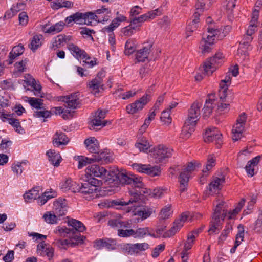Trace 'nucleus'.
Masks as SVG:
<instances>
[{
	"label": "nucleus",
	"mask_w": 262,
	"mask_h": 262,
	"mask_svg": "<svg viewBox=\"0 0 262 262\" xmlns=\"http://www.w3.org/2000/svg\"><path fill=\"white\" fill-rule=\"evenodd\" d=\"M85 175L88 179L100 178L102 181L108 183L115 182L122 185H134L138 187L143 186L141 178H137L135 175L127 173L125 170L108 171L103 167L96 164L88 166L85 169Z\"/></svg>",
	"instance_id": "1"
},
{
	"label": "nucleus",
	"mask_w": 262,
	"mask_h": 262,
	"mask_svg": "<svg viewBox=\"0 0 262 262\" xmlns=\"http://www.w3.org/2000/svg\"><path fill=\"white\" fill-rule=\"evenodd\" d=\"M136 189H133L129 191L130 198L128 201H124L123 199L116 200H106L104 201V206L106 207H113L115 206H126L133 203H137L140 200L144 199L143 194L148 193L146 188H144V185L143 183L142 187H136L134 185H130Z\"/></svg>",
	"instance_id": "2"
},
{
	"label": "nucleus",
	"mask_w": 262,
	"mask_h": 262,
	"mask_svg": "<svg viewBox=\"0 0 262 262\" xmlns=\"http://www.w3.org/2000/svg\"><path fill=\"white\" fill-rule=\"evenodd\" d=\"M202 106V102L195 101L188 110V117L185 122V125L183 130V133L187 132L186 135L188 138L194 130V127L199 119L200 108Z\"/></svg>",
	"instance_id": "3"
},
{
	"label": "nucleus",
	"mask_w": 262,
	"mask_h": 262,
	"mask_svg": "<svg viewBox=\"0 0 262 262\" xmlns=\"http://www.w3.org/2000/svg\"><path fill=\"white\" fill-rule=\"evenodd\" d=\"M208 34L203 35L202 40L200 42V49L203 54L209 53L211 50V46L213 45L215 39L221 40L225 36V34L217 29L208 27Z\"/></svg>",
	"instance_id": "4"
},
{
	"label": "nucleus",
	"mask_w": 262,
	"mask_h": 262,
	"mask_svg": "<svg viewBox=\"0 0 262 262\" xmlns=\"http://www.w3.org/2000/svg\"><path fill=\"white\" fill-rule=\"evenodd\" d=\"M56 231L61 236H68L70 240V244L71 247H75L84 242L85 237L81 235L80 232H75L73 229H70L66 227L58 226Z\"/></svg>",
	"instance_id": "5"
},
{
	"label": "nucleus",
	"mask_w": 262,
	"mask_h": 262,
	"mask_svg": "<svg viewBox=\"0 0 262 262\" xmlns=\"http://www.w3.org/2000/svg\"><path fill=\"white\" fill-rule=\"evenodd\" d=\"M207 0H197L195 4L196 12L193 14L194 19L186 27V37L191 35V33L197 30L200 14L205 9V3Z\"/></svg>",
	"instance_id": "6"
},
{
	"label": "nucleus",
	"mask_w": 262,
	"mask_h": 262,
	"mask_svg": "<svg viewBox=\"0 0 262 262\" xmlns=\"http://www.w3.org/2000/svg\"><path fill=\"white\" fill-rule=\"evenodd\" d=\"M154 85L147 91L146 93L141 98L137 100L135 102L132 103L126 106V110L128 114H134L138 111L141 110L143 107L150 101V95L148 93L151 92L153 90Z\"/></svg>",
	"instance_id": "7"
},
{
	"label": "nucleus",
	"mask_w": 262,
	"mask_h": 262,
	"mask_svg": "<svg viewBox=\"0 0 262 262\" xmlns=\"http://www.w3.org/2000/svg\"><path fill=\"white\" fill-rule=\"evenodd\" d=\"M173 150L167 148L163 145H159L153 149L151 151L152 157L156 163L165 162L167 159L172 156Z\"/></svg>",
	"instance_id": "8"
},
{
	"label": "nucleus",
	"mask_w": 262,
	"mask_h": 262,
	"mask_svg": "<svg viewBox=\"0 0 262 262\" xmlns=\"http://www.w3.org/2000/svg\"><path fill=\"white\" fill-rule=\"evenodd\" d=\"M102 184V180L97 178L88 179V180L84 183H82L77 192H80L84 194H92L96 192L97 187Z\"/></svg>",
	"instance_id": "9"
},
{
	"label": "nucleus",
	"mask_w": 262,
	"mask_h": 262,
	"mask_svg": "<svg viewBox=\"0 0 262 262\" xmlns=\"http://www.w3.org/2000/svg\"><path fill=\"white\" fill-rule=\"evenodd\" d=\"M133 167L139 172L146 174L151 177L159 176L161 174L160 168L158 166L135 163L133 164Z\"/></svg>",
	"instance_id": "10"
},
{
	"label": "nucleus",
	"mask_w": 262,
	"mask_h": 262,
	"mask_svg": "<svg viewBox=\"0 0 262 262\" xmlns=\"http://www.w3.org/2000/svg\"><path fill=\"white\" fill-rule=\"evenodd\" d=\"M222 135L216 127L208 128L204 135L205 142H215L217 147L219 148L222 143Z\"/></svg>",
	"instance_id": "11"
},
{
	"label": "nucleus",
	"mask_w": 262,
	"mask_h": 262,
	"mask_svg": "<svg viewBox=\"0 0 262 262\" xmlns=\"http://www.w3.org/2000/svg\"><path fill=\"white\" fill-rule=\"evenodd\" d=\"M225 182V178L224 174L220 173L218 174V176L213 177L208 187L210 192L209 194L212 195L218 193Z\"/></svg>",
	"instance_id": "12"
},
{
	"label": "nucleus",
	"mask_w": 262,
	"mask_h": 262,
	"mask_svg": "<svg viewBox=\"0 0 262 262\" xmlns=\"http://www.w3.org/2000/svg\"><path fill=\"white\" fill-rule=\"evenodd\" d=\"M222 57V54L217 53L205 62L204 64V72L207 75L211 74L215 70L216 66L221 63Z\"/></svg>",
	"instance_id": "13"
},
{
	"label": "nucleus",
	"mask_w": 262,
	"mask_h": 262,
	"mask_svg": "<svg viewBox=\"0 0 262 262\" xmlns=\"http://www.w3.org/2000/svg\"><path fill=\"white\" fill-rule=\"evenodd\" d=\"M116 246V240L111 238H100L94 242V247L98 250L105 248L108 251L114 250Z\"/></svg>",
	"instance_id": "14"
},
{
	"label": "nucleus",
	"mask_w": 262,
	"mask_h": 262,
	"mask_svg": "<svg viewBox=\"0 0 262 262\" xmlns=\"http://www.w3.org/2000/svg\"><path fill=\"white\" fill-rule=\"evenodd\" d=\"M68 203L65 199L59 198L54 202L53 210L58 217L64 216L68 211Z\"/></svg>",
	"instance_id": "15"
},
{
	"label": "nucleus",
	"mask_w": 262,
	"mask_h": 262,
	"mask_svg": "<svg viewBox=\"0 0 262 262\" xmlns=\"http://www.w3.org/2000/svg\"><path fill=\"white\" fill-rule=\"evenodd\" d=\"M188 216L182 213L180 219L176 220L173 226L168 231L165 232L163 236L164 237H169L174 235L183 226L184 222L187 219Z\"/></svg>",
	"instance_id": "16"
},
{
	"label": "nucleus",
	"mask_w": 262,
	"mask_h": 262,
	"mask_svg": "<svg viewBox=\"0 0 262 262\" xmlns=\"http://www.w3.org/2000/svg\"><path fill=\"white\" fill-rule=\"evenodd\" d=\"M107 111L105 110H98L95 113V116H94V119H93L91 122L92 124V127H90V129H92V127L93 129H95V127L98 126H105L106 124V121H102L106 115Z\"/></svg>",
	"instance_id": "17"
},
{
	"label": "nucleus",
	"mask_w": 262,
	"mask_h": 262,
	"mask_svg": "<svg viewBox=\"0 0 262 262\" xmlns=\"http://www.w3.org/2000/svg\"><path fill=\"white\" fill-rule=\"evenodd\" d=\"M62 101L67 104V109H76L80 107V101L77 93L63 97Z\"/></svg>",
	"instance_id": "18"
},
{
	"label": "nucleus",
	"mask_w": 262,
	"mask_h": 262,
	"mask_svg": "<svg viewBox=\"0 0 262 262\" xmlns=\"http://www.w3.org/2000/svg\"><path fill=\"white\" fill-rule=\"evenodd\" d=\"M68 49L71 53L77 59L81 58L86 60L90 59V57L84 50L81 49L74 43L68 44Z\"/></svg>",
	"instance_id": "19"
},
{
	"label": "nucleus",
	"mask_w": 262,
	"mask_h": 262,
	"mask_svg": "<svg viewBox=\"0 0 262 262\" xmlns=\"http://www.w3.org/2000/svg\"><path fill=\"white\" fill-rule=\"evenodd\" d=\"M215 94H208L207 99L206 100L204 106L202 109L203 112V117H208L212 113V109L215 105Z\"/></svg>",
	"instance_id": "20"
},
{
	"label": "nucleus",
	"mask_w": 262,
	"mask_h": 262,
	"mask_svg": "<svg viewBox=\"0 0 262 262\" xmlns=\"http://www.w3.org/2000/svg\"><path fill=\"white\" fill-rule=\"evenodd\" d=\"M157 12L158 10L157 9L149 12L148 13L140 15L139 17L133 18L130 21L132 25L138 26V28H139L143 22L154 18L155 16L157 15Z\"/></svg>",
	"instance_id": "21"
},
{
	"label": "nucleus",
	"mask_w": 262,
	"mask_h": 262,
	"mask_svg": "<svg viewBox=\"0 0 262 262\" xmlns=\"http://www.w3.org/2000/svg\"><path fill=\"white\" fill-rule=\"evenodd\" d=\"M84 144L86 149L95 155L99 151V144L98 141L94 137H91L84 140Z\"/></svg>",
	"instance_id": "22"
},
{
	"label": "nucleus",
	"mask_w": 262,
	"mask_h": 262,
	"mask_svg": "<svg viewBox=\"0 0 262 262\" xmlns=\"http://www.w3.org/2000/svg\"><path fill=\"white\" fill-rule=\"evenodd\" d=\"M153 212L151 208L147 206H137L134 211V215L139 216L141 220L146 219L149 217Z\"/></svg>",
	"instance_id": "23"
},
{
	"label": "nucleus",
	"mask_w": 262,
	"mask_h": 262,
	"mask_svg": "<svg viewBox=\"0 0 262 262\" xmlns=\"http://www.w3.org/2000/svg\"><path fill=\"white\" fill-rule=\"evenodd\" d=\"M87 15L86 14L80 13V12H76L75 14H73L70 16L67 17L66 18V22L69 24L72 21L74 22L77 24H86V17Z\"/></svg>",
	"instance_id": "24"
},
{
	"label": "nucleus",
	"mask_w": 262,
	"mask_h": 262,
	"mask_svg": "<svg viewBox=\"0 0 262 262\" xmlns=\"http://www.w3.org/2000/svg\"><path fill=\"white\" fill-rule=\"evenodd\" d=\"M190 176V173H188L184 170L180 172L179 177V181L180 182L179 191L180 194L187 190Z\"/></svg>",
	"instance_id": "25"
},
{
	"label": "nucleus",
	"mask_w": 262,
	"mask_h": 262,
	"mask_svg": "<svg viewBox=\"0 0 262 262\" xmlns=\"http://www.w3.org/2000/svg\"><path fill=\"white\" fill-rule=\"evenodd\" d=\"M66 25L63 21H59L47 28V25H44L42 31L45 33L55 34L62 31Z\"/></svg>",
	"instance_id": "26"
},
{
	"label": "nucleus",
	"mask_w": 262,
	"mask_h": 262,
	"mask_svg": "<svg viewBox=\"0 0 262 262\" xmlns=\"http://www.w3.org/2000/svg\"><path fill=\"white\" fill-rule=\"evenodd\" d=\"M152 46V45L150 43L137 51L136 59L137 62H144L147 59L148 55L151 51Z\"/></svg>",
	"instance_id": "27"
},
{
	"label": "nucleus",
	"mask_w": 262,
	"mask_h": 262,
	"mask_svg": "<svg viewBox=\"0 0 262 262\" xmlns=\"http://www.w3.org/2000/svg\"><path fill=\"white\" fill-rule=\"evenodd\" d=\"M69 142V139L66 135L62 132H57L53 140V144L54 146L56 147L67 145Z\"/></svg>",
	"instance_id": "28"
},
{
	"label": "nucleus",
	"mask_w": 262,
	"mask_h": 262,
	"mask_svg": "<svg viewBox=\"0 0 262 262\" xmlns=\"http://www.w3.org/2000/svg\"><path fill=\"white\" fill-rule=\"evenodd\" d=\"M63 191L70 190L72 192H77L79 188V184L73 181L71 179H68L63 182L60 186Z\"/></svg>",
	"instance_id": "29"
},
{
	"label": "nucleus",
	"mask_w": 262,
	"mask_h": 262,
	"mask_svg": "<svg viewBox=\"0 0 262 262\" xmlns=\"http://www.w3.org/2000/svg\"><path fill=\"white\" fill-rule=\"evenodd\" d=\"M107 224L113 228H129L131 227V223L128 222L122 221L119 219L114 218L108 221Z\"/></svg>",
	"instance_id": "30"
},
{
	"label": "nucleus",
	"mask_w": 262,
	"mask_h": 262,
	"mask_svg": "<svg viewBox=\"0 0 262 262\" xmlns=\"http://www.w3.org/2000/svg\"><path fill=\"white\" fill-rule=\"evenodd\" d=\"M88 86L95 95L98 94L100 92V89H104L103 80H100L99 78L93 79L89 82Z\"/></svg>",
	"instance_id": "31"
},
{
	"label": "nucleus",
	"mask_w": 262,
	"mask_h": 262,
	"mask_svg": "<svg viewBox=\"0 0 262 262\" xmlns=\"http://www.w3.org/2000/svg\"><path fill=\"white\" fill-rule=\"evenodd\" d=\"M125 20L126 17L124 16L120 15L114 18L111 24L109 26L104 27L103 30L104 32L111 33L120 25L121 22L124 21Z\"/></svg>",
	"instance_id": "32"
},
{
	"label": "nucleus",
	"mask_w": 262,
	"mask_h": 262,
	"mask_svg": "<svg viewBox=\"0 0 262 262\" xmlns=\"http://www.w3.org/2000/svg\"><path fill=\"white\" fill-rule=\"evenodd\" d=\"M39 187H35L24 194V198L26 202H31L39 198Z\"/></svg>",
	"instance_id": "33"
},
{
	"label": "nucleus",
	"mask_w": 262,
	"mask_h": 262,
	"mask_svg": "<svg viewBox=\"0 0 262 262\" xmlns=\"http://www.w3.org/2000/svg\"><path fill=\"white\" fill-rule=\"evenodd\" d=\"M69 226H71L73 230L77 232H82L85 230L86 228L80 221L74 219H69L68 221Z\"/></svg>",
	"instance_id": "34"
},
{
	"label": "nucleus",
	"mask_w": 262,
	"mask_h": 262,
	"mask_svg": "<svg viewBox=\"0 0 262 262\" xmlns=\"http://www.w3.org/2000/svg\"><path fill=\"white\" fill-rule=\"evenodd\" d=\"M245 128V125L236 123L233 126L232 132L233 134L232 139L234 141H237L241 138L243 132Z\"/></svg>",
	"instance_id": "35"
},
{
	"label": "nucleus",
	"mask_w": 262,
	"mask_h": 262,
	"mask_svg": "<svg viewBox=\"0 0 262 262\" xmlns=\"http://www.w3.org/2000/svg\"><path fill=\"white\" fill-rule=\"evenodd\" d=\"M51 112L54 113L56 115L62 114V117L64 119H68L73 117L74 112L69 110L67 108H63L62 107H55L52 108Z\"/></svg>",
	"instance_id": "36"
},
{
	"label": "nucleus",
	"mask_w": 262,
	"mask_h": 262,
	"mask_svg": "<svg viewBox=\"0 0 262 262\" xmlns=\"http://www.w3.org/2000/svg\"><path fill=\"white\" fill-rule=\"evenodd\" d=\"M49 161L55 166H58L60 164V155L54 150L50 149L46 153Z\"/></svg>",
	"instance_id": "37"
},
{
	"label": "nucleus",
	"mask_w": 262,
	"mask_h": 262,
	"mask_svg": "<svg viewBox=\"0 0 262 262\" xmlns=\"http://www.w3.org/2000/svg\"><path fill=\"white\" fill-rule=\"evenodd\" d=\"M135 147L138 148L140 151L145 152L150 147V145L148 141L146 138L143 137L141 139H138V142L135 145Z\"/></svg>",
	"instance_id": "38"
},
{
	"label": "nucleus",
	"mask_w": 262,
	"mask_h": 262,
	"mask_svg": "<svg viewBox=\"0 0 262 262\" xmlns=\"http://www.w3.org/2000/svg\"><path fill=\"white\" fill-rule=\"evenodd\" d=\"M42 38L41 35H35L32 37L29 46L33 52H35L41 45V39Z\"/></svg>",
	"instance_id": "39"
},
{
	"label": "nucleus",
	"mask_w": 262,
	"mask_h": 262,
	"mask_svg": "<svg viewBox=\"0 0 262 262\" xmlns=\"http://www.w3.org/2000/svg\"><path fill=\"white\" fill-rule=\"evenodd\" d=\"M87 15L86 16V21H89V19L93 20L98 21V23H104L108 21L107 16H103L101 15H97V14L93 13L92 12L85 13Z\"/></svg>",
	"instance_id": "40"
},
{
	"label": "nucleus",
	"mask_w": 262,
	"mask_h": 262,
	"mask_svg": "<svg viewBox=\"0 0 262 262\" xmlns=\"http://www.w3.org/2000/svg\"><path fill=\"white\" fill-rule=\"evenodd\" d=\"M27 98L30 105L36 110L42 108L41 107L44 106L42 99L34 97H27Z\"/></svg>",
	"instance_id": "41"
},
{
	"label": "nucleus",
	"mask_w": 262,
	"mask_h": 262,
	"mask_svg": "<svg viewBox=\"0 0 262 262\" xmlns=\"http://www.w3.org/2000/svg\"><path fill=\"white\" fill-rule=\"evenodd\" d=\"M221 229V220L219 218L212 217V219L210 222V227L208 230L209 232L218 233Z\"/></svg>",
	"instance_id": "42"
},
{
	"label": "nucleus",
	"mask_w": 262,
	"mask_h": 262,
	"mask_svg": "<svg viewBox=\"0 0 262 262\" xmlns=\"http://www.w3.org/2000/svg\"><path fill=\"white\" fill-rule=\"evenodd\" d=\"M193 244V243H192V241H186L184 245V249L181 253V258L182 260V262H187V261L188 260L189 253L188 251L191 249Z\"/></svg>",
	"instance_id": "43"
},
{
	"label": "nucleus",
	"mask_w": 262,
	"mask_h": 262,
	"mask_svg": "<svg viewBox=\"0 0 262 262\" xmlns=\"http://www.w3.org/2000/svg\"><path fill=\"white\" fill-rule=\"evenodd\" d=\"M215 158L213 155H211L208 156L205 168L202 170L204 174L208 175V171L215 165Z\"/></svg>",
	"instance_id": "44"
},
{
	"label": "nucleus",
	"mask_w": 262,
	"mask_h": 262,
	"mask_svg": "<svg viewBox=\"0 0 262 262\" xmlns=\"http://www.w3.org/2000/svg\"><path fill=\"white\" fill-rule=\"evenodd\" d=\"M41 108L34 111V116L36 118H43L44 119L50 118L52 115L51 111L46 110L44 106Z\"/></svg>",
	"instance_id": "45"
},
{
	"label": "nucleus",
	"mask_w": 262,
	"mask_h": 262,
	"mask_svg": "<svg viewBox=\"0 0 262 262\" xmlns=\"http://www.w3.org/2000/svg\"><path fill=\"white\" fill-rule=\"evenodd\" d=\"M93 160L97 162L100 161H104L107 162H110L111 159L107 153L105 151H101L100 150L97 153H96L95 155H93Z\"/></svg>",
	"instance_id": "46"
},
{
	"label": "nucleus",
	"mask_w": 262,
	"mask_h": 262,
	"mask_svg": "<svg viewBox=\"0 0 262 262\" xmlns=\"http://www.w3.org/2000/svg\"><path fill=\"white\" fill-rule=\"evenodd\" d=\"M9 123L11 125L15 130L19 134H23L25 133L24 129L21 126L20 123L17 119L9 118Z\"/></svg>",
	"instance_id": "47"
},
{
	"label": "nucleus",
	"mask_w": 262,
	"mask_h": 262,
	"mask_svg": "<svg viewBox=\"0 0 262 262\" xmlns=\"http://www.w3.org/2000/svg\"><path fill=\"white\" fill-rule=\"evenodd\" d=\"M245 202V199H242L239 202L236 207L231 212H228V218L229 219H234L237 214L241 211Z\"/></svg>",
	"instance_id": "48"
},
{
	"label": "nucleus",
	"mask_w": 262,
	"mask_h": 262,
	"mask_svg": "<svg viewBox=\"0 0 262 262\" xmlns=\"http://www.w3.org/2000/svg\"><path fill=\"white\" fill-rule=\"evenodd\" d=\"M58 216L54 212L52 214L51 212H47L43 214V218L47 223L54 224L57 223Z\"/></svg>",
	"instance_id": "49"
},
{
	"label": "nucleus",
	"mask_w": 262,
	"mask_h": 262,
	"mask_svg": "<svg viewBox=\"0 0 262 262\" xmlns=\"http://www.w3.org/2000/svg\"><path fill=\"white\" fill-rule=\"evenodd\" d=\"M136 49V45L131 39H128L125 45L124 53L126 55H129L132 54Z\"/></svg>",
	"instance_id": "50"
},
{
	"label": "nucleus",
	"mask_w": 262,
	"mask_h": 262,
	"mask_svg": "<svg viewBox=\"0 0 262 262\" xmlns=\"http://www.w3.org/2000/svg\"><path fill=\"white\" fill-rule=\"evenodd\" d=\"M226 212H225L224 210H222V206L216 205L212 217H215V219L216 218H219L223 220L226 216Z\"/></svg>",
	"instance_id": "51"
},
{
	"label": "nucleus",
	"mask_w": 262,
	"mask_h": 262,
	"mask_svg": "<svg viewBox=\"0 0 262 262\" xmlns=\"http://www.w3.org/2000/svg\"><path fill=\"white\" fill-rule=\"evenodd\" d=\"M138 28V26L132 25V22L128 26L123 28L121 32L124 36H130L135 33V30Z\"/></svg>",
	"instance_id": "52"
},
{
	"label": "nucleus",
	"mask_w": 262,
	"mask_h": 262,
	"mask_svg": "<svg viewBox=\"0 0 262 262\" xmlns=\"http://www.w3.org/2000/svg\"><path fill=\"white\" fill-rule=\"evenodd\" d=\"M232 230V227L231 225H227L225 227V229L222 232L220 237H219V243L221 244L223 243L226 239L228 235Z\"/></svg>",
	"instance_id": "53"
},
{
	"label": "nucleus",
	"mask_w": 262,
	"mask_h": 262,
	"mask_svg": "<svg viewBox=\"0 0 262 262\" xmlns=\"http://www.w3.org/2000/svg\"><path fill=\"white\" fill-rule=\"evenodd\" d=\"M238 232L236 234V240L235 242V244H236V246H239L241 242L243 241L244 236V226L242 225H239L238 226Z\"/></svg>",
	"instance_id": "54"
},
{
	"label": "nucleus",
	"mask_w": 262,
	"mask_h": 262,
	"mask_svg": "<svg viewBox=\"0 0 262 262\" xmlns=\"http://www.w3.org/2000/svg\"><path fill=\"white\" fill-rule=\"evenodd\" d=\"M149 231V228L148 227L145 228H140L137 230H134V238H142L145 235L147 234Z\"/></svg>",
	"instance_id": "55"
},
{
	"label": "nucleus",
	"mask_w": 262,
	"mask_h": 262,
	"mask_svg": "<svg viewBox=\"0 0 262 262\" xmlns=\"http://www.w3.org/2000/svg\"><path fill=\"white\" fill-rule=\"evenodd\" d=\"M118 235L120 237H128L130 236L134 237V230L130 229H126L123 230L122 229H118Z\"/></svg>",
	"instance_id": "56"
},
{
	"label": "nucleus",
	"mask_w": 262,
	"mask_h": 262,
	"mask_svg": "<svg viewBox=\"0 0 262 262\" xmlns=\"http://www.w3.org/2000/svg\"><path fill=\"white\" fill-rule=\"evenodd\" d=\"M201 166V164L199 163H198L196 161H194L193 162H191L188 163L186 168L184 169V170L187 171L188 173L191 174V173L194 171L196 168H199Z\"/></svg>",
	"instance_id": "57"
},
{
	"label": "nucleus",
	"mask_w": 262,
	"mask_h": 262,
	"mask_svg": "<svg viewBox=\"0 0 262 262\" xmlns=\"http://www.w3.org/2000/svg\"><path fill=\"white\" fill-rule=\"evenodd\" d=\"M77 158L78 159V168L79 169L82 168L87 164L91 163L93 161L92 158H89L84 156H78Z\"/></svg>",
	"instance_id": "58"
},
{
	"label": "nucleus",
	"mask_w": 262,
	"mask_h": 262,
	"mask_svg": "<svg viewBox=\"0 0 262 262\" xmlns=\"http://www.w3.org/2000/svg\"><path fill=\"white\" fill-rule=\"evenodd\" d=\"M135 253H138L140 251H145L149 248V245L147 243H136L133 244Z\"/></svg>",
	"instance_id": "59"
},
{
	"label": "nucleus",
	"mask_w": 262,
	"mask_h": 262,
	"mask_svg": "<svg viewBox=\"0 0 262 262\" xmlns=\"http://www.w3.org/2000/svg\"><path fill=\"white\" fill-rule=\"evenodd\" d=\"M121 250L125 254L132 255L135 254L133 244H124L121 246Z\"/></svg>",
	"instance_id": "60"
},
{
	"label": "nucleus",
	"mask_w": 262,
	"mask_h": 262,
	"mask_svg": "<svg viewBox=\"0 0 262 262\" xmlns=\"http://www.w3.org/2000/svg\"><path fill=\"white\" fill-rule=\"evenodd\" d=\"M55 245L61 249H66L70 246V240L69 239H58L55 242Z\"/></svg>",
	"instance_id": "61"
},
{
	"label": "nucleus",
	"mask_w": 262,
	"mask_h": 262,
	"mask_svg": "<svg viewBox=\"0 0 262 262\" xmlns=\"http://www.w3.org/2000/svg\"><path fill=\"white\" fill-rule=\"evenodd\" d=\"M252 39V35H249L248 34L246 33V34L244 36L243 39L240 42V45H241V46H243L244 48L247 47L251 49L250 43L251 42Z\"/></svg>",
	"instance_id": "62"
},
{
	"label": "nucleus",
	"mask_w": 262,
	"mask_h": 262,
	"mask_svg": "<svg viewBox=\"0 0 262 262\" xmlns=\"http://www.w3.org/2000/svg\"><path fill=\"white\" fill-rule=\"evenodd\" d=\"M170 111L167 108L164 110L161 116V119L166 124H170L171 122V118L170 116Z\"/></svg>",
	"instance_id": "63"
},
{
	"label": "nucleus",
	"mask_w": 262,
	"mask_h": 262,
	"mask_svg": "<svg viewBox=\"0 0 262 262\" xmlns=\"http://www.w3.org/2000/svg\"><path fill=\"white\" fill-rule=\"evenodd\" d=\"M33 88L34 95L36 96H41V86L40 84H37L35 79H33L31 83L29 84Z\"/></svg>",
	"instance_id": "64"
}]
</instances>
